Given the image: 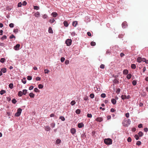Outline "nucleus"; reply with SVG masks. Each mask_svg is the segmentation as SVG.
<instances>
[{
    "label": "nucleus",
    "mask_w": 148,
    "mask_h": 148,
    "mask_svg": "<svg viewBox=\"0 0 148 148\" xmlns=\"http://www.w3.org/2000/svg\"><path fill=\"white\" fill-rule=\"evenodd\" d=\"M104 142L107 145H110L112 143V139L109 138L105 139L104 140Z\"/></svg>",
    "instance_id": "1"
},
{
    "label": "nucleus",
    "mask_w": 148,
    "mask_h": 148,
    "mask_svg": "<svg viewBox=\"0 0 148 148\" xmlns=\"http://www.w3.org/2000/svg\"><path fill=\"white\" fill-rule=\"evenodd\" d=\"M22 111V110L21 108H18L17 110V112L15 114V116H19L21 113Z\"/></svg>",
    "instance_id": "2"
},
{
    "label": "nucleus",
    "mask_w": 148,
    "mask_h": 148,
    "mask_svg": "<svg viewBox=\"0 0 148 148\" xmlns=\"http://www.w3.org/2000/svg\"><path fill=\"white\" fill-rule=\"evenodd\" d=\"M72 41L71 39H67L65 43L67 46H69L71 44Z\"/></svg>",
    "instance_id": "3"
},
{
    "label": "nucleus",
    "mask_w": 148,
    "mask_h": 148,
    "mask_svg": "<svg viewBox=\"0 0 148 148\" xmlns=\"http://www.w3.org/2000/svg\"><path fill=\"white\" fill-rule=\"evenodd\" d=\"M70 132L72 135H73L76 133V130L75 128H72L71 129Z\"/></svg>",
    "instance_id": "4"
},
{
    "label": "nucleus",
    "mask_w": 148,
    "mask_h": 148,
    "mask_svg": "<svg viewBox=\"0 0 148 148\" xmlns=\"http://www.w3.org/2000/svg\"><path fill=\"white\" fill-rule=\"evenodd\" d=\"M20 47V44H17L14 47V49L15 50H18L19 49Z\"/></svg>",
    "instance_id": "5"
},
{
    "label": "nucleus",
    "mask_w": 148,
    "mask_h": 148,
    "mask_svg": "<svg viewBox=\"0 0 148 148\" xmlns=\"http://www.w3.org/2000/svg\"><path fill=\"white\" fill-rule=\"evenodd\" d=\"M122 26L123 28H125L127 26V24L126 21L123 22L122 24Z\"/></svg>",
    "instance_id": "6"
},
{
    "label": "nucleus",
    "mask_w": 148,
    "mask_h": 148,
    "mask_svg": "<svg viewBox=\"0 0 148 148\" xmlns=\"http://www.w3.org/2000/svg\"><path fill=\"white\" fill-rule=\"evenodd\" d=\"M44 128L45 131H50L51 130V128L49 126H46L44 127Z\"/></svg>",
    "instance_id": "7"
},
{
    "label": "nucleus",
    "mask_w": 148,
    "mask_h": 148,
    "mask_svg": "<svg viewBox=\"0 0 148 148\" xmlns=\"http://www.w3.org/2000/svg\"><path fill=\"white\" fill-rule=\"evenodd\" d=\"M103 120V119L101 117H97L95 119V121H97V122H101Z\"/></svg>",
    "instance_id": "8"
},
{
    "label": "nucleus",
    "mask_w": 148,
    "mask_h": 148,
    "mask_svg": "<svg viewBox=\"0 0 148 148\" xmlns=\"http://www.w3.org/2000/svg\"><path fill=\"white\" fill-rule=\"evenodd\" d=\"M124 119L126 123L128 125L130 124L131 121L130 119Z\"/></svg>",
    "instance_id": "9"
},
{
    "label": "nucleus",
    "mask_w": 148,
    "mask_h": 148,
    "mask_svg": "<svg viewBox=\"0 0 148 148\" xmlns=\"http://www.w3.org/2000/svg\"><path fill=\"white\" fill-rule=\"evenodd\" d=\"M84 125L83 123H79L77 125V127L79 128H81L84 127Z\"/></svg>",
    "instance_id": "10"
},
{
    "label": "nucleus",
    "mask_w": 148,
    "mask_h": 148,
    "mask_svg": "<svg viewBox=\"0 0 148 148\" xmlns=\"http://www.w3.org/2000/svg\"><path fill=\"white\" fill-rule=\"evenodd\" d=\"M122 123L123 126L124 127H128V125L126 123L125 121V119L124 120V121L122 122Z\"/></svg>",
    "instance_id": "11"
},
{
    "label": "nucleus",
    "mask_w": 148,
    "mask_h": 148,
    "mask_svg": "<svg viewBox=\"0 0 148 148\" xmlns=\"http://www.w3.org/2000/svg\"><path fill=\"white\" fill-rule=\"evenodd\" d=\"M142 59L143 58L140 57H138L137 59V61L139 63H140L142 61Z\"/></svg>",
    "instance_id": "12"
},
{
    "label": "nucleus",
    "mask_w": 148,
    "mask_h": 148,
    "mask_svg": "<svg viewBox=\"0 0 148 148\" xmlns=\"http://www.w3.org/2000/svg\"><path fill=\"white\" fill-rule=\"evenodd\" d=\"M111 101L112 103L114 105L116 104V100L114 99H112L111 100Z\"/></svg>",
    "instance_id": "13"
},
{
    "label": "nucleus",
    "mask_w": 148,
    "mask_h": 148,
    "mask_svg": "<svg viewBox=\"0 0 148 148\" xmlns=\"http://www.w3.org/2000/svg\"><path fill=\"white\" fill-rule=\"evenodd\" d=\"M51 15L53 17H56L58 15V14L56 12H53L52 13Z\"/></svg>",
    "instance_id": "14"
},
{
    "label": "nucleus",
    "mask_w": 148,
    "mask_h": 148,
    "mask_svg": "<svg viewBox=\"0 0 148 148\" xmlns=\"http://www.w3.org/2000/svg\"><path fill=\"white\" fill-rule=\"evenodd\" d=\"M34 16L36 17L39 16L40 15V14L38 12H37L34 14Z\"/></svg>",
    "instance_id": "15"
},
{
    "label": "nucleus",
    "mask_w": 148,
    "mask_h": 148,
    "mask_svg": "<svg viewBox=\"0 0 148 148\" xmlns=\"http://www.w3.org/2000/svg\"><path fill=\"white\" fill-rule=\"evenodd\" d=\"M128 73V71L127 69H125L123 71V73L124 75H127Z\"/></svg>",
    "instance_id": "16"
},
{
    "label": "nucleus",
    "mask_w": 148,
    "mask_h": 148,
    "mask_svg": "<svg viewBox=\"0 0 148 148\" xmlns=\"http://www.w3.org/2000/svg\"><path fill=\"white\" fill-rule=\"evenodd\" d=\"M61 142V140L59 139H58L56 141V144L58 145Z\"/></svg>",
    "instance_id": "17"
},
{
    "label": "nucleus",
    "mask_w": 148,
    "mask_h": 148,
    "mask_svg": "<svg viewBox=\"0 0 148 148\" xmlns=\"http://www.w3.org/2000/svg\"><path fill=\"white\" fill-rule=\"evenodd\" d=\"M48 32L50 33H53V31L51 27H49V28Z\"/></svg>",
    "instance_id": "18"
},
{
    "label": "nucleus",
    "mask_w": 148,
    "mask_h": 148,
    "mask_svg": "<svg viewBox=\"0 0 148 148\" xmlns=\"http://www.w3.org/2000/svg\"><path fill=\"white\" fill-rule=\"evenodd\" d=\"M138 136L139 137H142L143 135V133L141 131L139 132L138 133Z\"/></svg>",
    "instance_id": "19"
},
{
    "label": "nucleus",
    "mask_w": 148,
    "mask_h": 148,
    "mask_svg": "<svg viewBox=\"0 0 148 148\" xmlns=\"http://www.w3.org/2000/svg\"><path fill=\"white\" fill-rule=\"evenodd\" d=\"M23 95V92L21 91H20L18 92V95L19 97H21V96H22Z\"/></svg>",
    "instance_id": "20"
},
{
    "label": "nucleus",
    "mask_w": 148,
    "mask_h": 148,
    "mask_svg": "<svg viewBox=\"0 0 148 148\" xmlns=\"http://www.w3.org/2000/svg\"><path fill=\"white\" fill-rule=\"evenodd\" d=\"M77 24V21H74L73 22L72 25L74 27H76Z\"/></svg>",
    "instance_id": "21"
},
{
    "label": "nucleus",
    "mask_w": 148,
    "mask_h": 148,
    "mask_svg": "<svg viewBox=\"0 0 148 148\" xmlns=\"http://www.w3.org/2000/svg\"><path fill=\"white\" fill-rule=\"evenodd\" d=\"M29 96L31 98H34L35 96V95L32 93H30L29 94Z\"/></svg>",
    "instance_id": "22"
},
{
    "label": "nucleus",
    "mask_w": 148,
    "mask_h": 148,
    "mask_svg": "<svg viewBox=\"0 0 148 148\" xmlns=\"http://www.w3.org/2000/svg\"><path fill=\"white\" fill-rule=\"evenodd\" d=\"M126 96L125 95H122L121 96V99L123 100H124L125 99H126Z\"/></svg>",
    "instance_id": "23"
},
{
    "label": "nucleus",
    "mask_w": 148,
    "mask_h": 148,
    "mask_svg": "<svg viewBox=\"0 0 148 148\" xmlns=\"http://www.w3.org/2000/svg\"><path fill=\"white\" fill-rule=\"evenodd\" d=\"M64 25L66 27L68 26L69 25L68 23L66 21H64Z\"/></svg>",
    "instance_id": "24"
},
{
    "label": "nucleus",
    "mask_w": 148,
    "mask_h": 148,
    "mask_svg": "<svg viewBox=\"0 0 148 148\" xmlns=\"http://www.w3.org/2000/svg\"><path fill=\"white\" fill-rule=\"evenodd\" d=\"M6 92V91L5 90H2L0 92V94L1 95H3V94L5 93Z\"/></svg>",
    "instance_id": "25"
},
{
    "label": "nucleus",
    "mask_w": 148,
    "mask_h": 148,
    "mask_svg": "<svg viewBox=\"0 0 148 148\" xmlns=\"http://www.w3.org/2000/svg\"><path fill=\"white\" fill-rule=\"evenodd\" d=\"M132 77V75L131 74H128L127 76V78L129 79H130Z\"/></svg>",
    "instance_id": "26"
},
{
    "label": "nucleus",
    "mask_w": 148,
    "mask_h": 148,
    "mask_svg": "<svg viewBox=\"0 0 148 148\" xmlns=\"http://www.w3.org/2000/svg\"><path fill=\"white\" fill-rule=\"evenodd\" d=\"M23 95H25L27 92V90L24 89L23 90Z\"/></svg>",
    "instance_id": "27"
},
{
    "label": "nucleus",
    "mask_w": 148,
    "mask_h": 148,
    "mask_svg": "<svg viewBox=\"0 0 148 148\" xmlns=\"http://www.w3.org/2000/svg\"><path fill=\"white\" fill-rule=\"evenodd\" d=\"M81 112V111L80 109H77L76 111L75 112L77 114H79Z\"/></svg>",
    "instance_id": "28"
},
{
    "label": "nucleus",
    "mask_w": 148,
    "mask_h": 148,
    "mask_svg": "<svg viewBox=\"0 0 148 148\" xmlns=\"http://www.w3.org/2000/svg\"><path fill=\"white\" fill-rule=\"evenodd\" d=\"M21 81L24 84H25L26 83V79L25 77L23 79H22Z\"/></svg>",
    "instance_id": "29"
},
{
    "label": "nucleus",
    "mask_w": 148,
    "mask_h": 148,
    "mask_svg": "<svg viewBox=\"0 0 148 148\" xmlns=\"http://www.w3.org/2000/svg\"><path fill=\"white\" fill-rule=\"evenodd\" d=\"M1 71L3 73H5L6 72V69L5 68L2 69H1Z\"/></svg>",
    "instance_id": "30"
},
{
    "label": "nucleus",
    "mask_w": 148,
    "mask_h": 148,
    "mask_svg": "<svg viewBox=\"0 0 148 148\" xmlns=\"http://www.w3.org/2000/svg\"><path fill=\"white\" fill-rule=\"evenodd\" d=\"M131 67L132 69H135L136 68V66L134 64H132L131 65Z\"/></svg>",
    "instance_id": "31"
},
{
    "label": "nucleus",
    "mask_w": 148,
    "mask_h": 148,
    "mask_svg": "<svg viewBox=\"0 0 148 148\" xmlns=\"http://www.w3.org/2000/svg\"><path fill=\"white\" fill-rule=\"evenodd\" d=\"M34 9L36 10H38L40 9L39 7L37 6H34Z\"/></svg>",
    "instance_id": "32"
},
{
    "label": "nucleus",
    "mask_w": 148,
    "mask_h": 148,
    "mask_svg": "<svg viewBox=\"0 0 148 148\" xmlns=\"http://www.w3.org/2000/svg\"><path fill=\"white\" fill-rule=\"evenodd\" d=\"M76 103V102L74 100H73L71 102V104L72 106H73L75 105Z\"/></svg>",
    "instance_id": "33"
},
{
    "label": "nucleus",
    "mask_w": 148,
    "mask_h": 148,
    "mask_svg": "<svg viewBox=\"0 0 148 148\" xmlns=\"http://www.w3.org/2000/svg\"><path fill=\"white\" fill-rule=\"evenodd\" d=\"M13 84L12 83H10L9 85V87L10 89H12L13 88Z\"/></svg>",
    "instance_id": "34"
},
{
    "label": "nucleus",
    "mask_w": 148,
    "mask_h": 148,
    "mask_svg": "<svg viewBox=\"0 0 148 148\" xmlns=\"http://www.w3.org/2000/svg\"><path fill=\"white\" fill-rule=\"evenodd\" d=\"M5 58H2L1 59L0 61L2 63H3L5 62Z\"/></svg>",
    "instance_id": "35"
},
{
    "label": "nucleus",
    "mask_w": 148,
    "mask_h": 148,
    "mask_svg": "<svg viewBox=\"0 0 148 148\" xmlns=\"http://www.w3.org/2000/svg\"><path fill=\"white\" fill-rule=\"evenodd\" d=\"M141 95L143 97H145L147 95L146 93L145 92H143L141 94Z\"/></svg>",
    "instance_id": "36"
},
{
    "label": "nucleus",
    "mask_w": 148,
    "mask_h": 148,
    "mask_svg": "<svg viewBox=\"0 0 148 148\" xmlns=\"http://www.w3.org/2000/svg\"><path fill=\"white\" fill-rule=\"evenodd\" d=\"M55 21V20L54 18L49 20V22L51 23H53Z\"/></svg>",
    "instance_id": "37"
},
{
    "label": "nucleus",
    "mask_w": 148,
    "mask_h": 148,
    "mask_svg": "<svg viewBox=\"0 0 148 148\" xmlns=\"http://www.w3.org/2000/svg\"><path fill=\"white\" fill-rule=\"evenodd\" d=\"M134 138H135L136 140H138L139 139V137L138 135L137 134H135L134 136Z\"/></svg>",
    "instance_id": "38"
},
{
    "label": "nucleus",
    "mask_w": 148,
    "mask_h": 148,
    "mask_svg": "<svg viewBox=\"0 0 148 148\" xmlns=\"http://www.w3.org/2000/svg\"><path fill=\"white\" fill-rule=\"evenodd\" d=\"M34 91L35 92H40V90H39L37 88H34Z\"/></svg>",
    "instance_id": "39"
},
{
    "label": "nucleus",
    "mask_w": 148,
    "mask_h": 148,
    "mask_svg": "<svg viewBox=\"0 0 148 148\" xmlns=\"http://www.w3.org/2000/svg\"><path fill=\"white\" fill-rule=\"evenodd\" d=\"M12 102L13 103L15 104L16 103L17 101L15 99H13L12 100Z\"/></svg>",
    "instance_id": "40"
},
{
    "label": "nucleus",
    "mask_w": 148,
    "mask_h": 148,
    "mask_svg": "<svg viewBox=\"0 0 148 148\" xmlns=\"http://www.w3.org/2000/svg\"><path fill=\"white\" fill-rule=\"evenodd\" d=\"M50 125L52 128H54L55 126V123H51L50 124Z\"/></svg>",
    "instance_id": "41"
},
{
    "label": "nucleus",
    "mask_w": 148,
    "mask_h": 148,
    "mask_svg": "<svg viewBox=\"0 0 148 148\" xmlns=\"http://www.w3.org/2000/svg\"><path fill=\"white\" fill-rule=\"evenodd\" d=\"M60 119H61L62 121H64L65 120L64 117L63 116H60L59 118Z\"/></svg>",
    "instance_id": "42"
},
{
    "label": "nucleus",
    "mask_w": 148,
    "mask_h": 148,
    "mask_svg": "<svg viewBox=\"0 0 148 148\" xmlns=\"http://www.w3.org/2000/svg\"><path fill=\"white\" fill-rule=\"evenodd\" d=\"M6 38H7L6 36L5 35H4L1 38V39L2 40H3L4 39H6Z\"/></svg>",
    "instance_id": "43"
},
{
    "label": "nucleus",
    "mask_w": 148,
    "mask_h": 148,
    "mask_svg": "<svg viewBox=\"0 0 148 148\" xmlns=\"http://www.w3.org/2000/svg\"><path fill=\"white\" fill-rule=\"evenodd\" d=\"M43 86L42 84H40L38 85V87L39 89H42L43 88Z\"/></svg>",
    "instance_id": "44"
},
{
    "label": "nucleus",
    "mask_w": 148,
    "mask_h": 148,
    "mask_svg": "<svg viewBox=\"0 0 148 148\" xmlns=\"http://www.w3.org/2000/svg\"><path fill=\"white\" fill-rule=\"evenodd\" d=\"M90 97L91 99H93L94 98V95L93 93H91L90 95Z\"/></svg>",
    "instance_id": "45"
},
{
    "label": "nucleus",
    "mask_w": 148,
    "mask_h": 148,
    "mask_svg": "<svg viewBox=\"0 0 148 148\" xmlns=\"http://www.w3.org/2000/svg\"><path fill=\"white\" fill-rule=\"evenodd\" d=\"M90 45L92 46H94L96 45V43L95 42L92 41L90 43Z\"/></svg>",
    "instance_id": "46"
},
{
    "label": "nucleus",
    "mask_w": 148,
    "mask_h": 148,
    "mask_svg": "<svg viewBox=\"0 0 148 148\" xmlns=\"http://www.w3.org/2000/svg\"><path fill=\"white\" fill-rule=\"evenodd\" d=\"M132 84L133 85L135 86L137 82L136 80H133L132 82Z\"/></svg>",
    "instance_id": "47"
},
{
    "label": "nucleus",
    "mask_w": 148,
    "mask_h": 148,
    "mask_svg": "<svg viewBox=\"0 0 148 148\" xmlns=\"http://www.w3.org/2000/svg\"><path fill=\"white\" fill-rule=\"evenodd\" d=\"M141 144V142L139 141H138L136 143V145L138 146L140 145Z\"/></svg>",
    "instance_id": "48"
},
{
    "label": "nucleus",
    "mask_w": 148,
    "mask_h": 148,
    "mask_svg": "<svg viewBox=\"0 0 148 148\" xmlns=\"http://www.w3.org/2000/svg\"><path fill=\"white\" fill-rule=\"evenodd\" d=\"M9 26L11 28H13L14 27V24L13 23H11L9 24Z\"/></svg>",
    "instance_id": "49"
},
{
    "label": "nucleus",
    "mask_w": 148,
    "mask_h": 148,
    "mask_svg": "<svg viewBox=\"0 0 148 148\" xmlns=\"http://www.w3.org/2000/svg\"><path fill=\"white\" fill-rule=\"evenodd\" d=\"M27 77V79L29 80H30L32 79V77L30 76H28Z\"/></svg>",
    "instance_id": "50"
},
{
    "label": "nucleus",
    "mask_w": 148,
    "mask_h": 148,
    "mask_svg": "<svg viewBox=\"0 0 148 148\" xmlns=\"http://www.w3.org/2000/svg\"><path fill=\"white\" fill-rule=\"evenodd\" d=\"M101 97L104 98L106 97V95L105 93H102L101 94Z\"/></svg>",
    "instance_id": "51"
},
{
    "label": "nucleus",
    "mask_w": 148,
    "mask_h": 148,
    "mask_svg": "<svg viewBox=\"0 0 148 148\" xmlns=\"http://www.w3.org/2000/svg\"><path fill=\"white\" fill-rule=\"evenodd\" d=\"M100 67L102 69H103L105 68V65L103 64H101L100 65Z\"/></svg>",
    "instance_id": "52"
},
{
    "label": "nucleus",
    "mask_w": 148,
    "mask_h": 148,
    "mask_svg": "<svg viewBox=\"0 0 148 148\" xmlns=\"http://www.w3.org/2000/svg\"><path fill=\"white\" fill-rule=\"evenodd\" d=\"M127 141L128 142H130L132 141V139L130 137H129L127 139Z\"/></svg>",
    "instance_id": "53"
},
{
    "label": "nucleus",
    "mask_w": 148,
    "mask_h": 148,
    "mask_svg": "<svg viewBox=\"0 0 148 148\" xmlns=\"http://www.w3.org/2000/svg\"><path fill=\"white\" fill-rule=\"evenodd\" d=\"M47 17V15L46 14H44L42 16L43 18L44 19L46 18Z\"/></svg>",
    "instance_id": "54"
},
{
    "label": "nucleus",
    "mask_w": 148,
    "mask_h": 148,
    "mask_svg": "<svg viewBox=\"0 0 148 148\" xmlns=\"http://www.w3.org/2000/svg\"><path fill=\"white\" fill-rule=\"evenodd\" d=\"M9 38L10 39H12L13 38H15V37L14 35H13V34H12L10 36Z\"/></svg>",
    "instance_id": "55"
},
{
    "label": "nucleus",
    "mask_w": 148,
    "mask_h": 148,
    "mask_svg": "<svg viewBox=\"0 0 148 148\" xmlns=\"http://www.w3.org/2000/svg\"><path fill=\"white\" fill-rule=\"evenodd\" d=\"M36 81H40L41 79V78L39 77H36Z\"/></svg>",
    "instance_id": "56"
},
{
    "label": "nucleus",
    "mask_w": 148,
    "mask_h": 148,
    "mask_svg": "<svg viewBox=\"0 0 148 148\" xmlns=\"http://www.w3.org/2000/svg\"><path fill=\"white\" fill-rule=\"evenodd\" d=\"M71 35L72 36H74L75 35V33L74 32H72L71 33Z\"/></svg>",
    "instance_id": "57"
},
{
    "label": "nucleus",
    "mask_w": 148,
    "mask_h": 148,
    "mask_svg": "<svg viewBox=\"0 0 148 148\" xmlns=\"http://www.w3.org/2000/svg\"><path fill=\"white\" fill-rule=\"evenodd\" d=\"M87 117L88 118H91L92 117V115L91 114H88L87 115Z\"/></svg>",
    "instance_id": "58"
},
{
    "label": "nucleus",
    "mask_w": 148,
    "mask_h": 148,
    "mask_svg": "<svg viewBox=\"0 0 148 148\" xmlns=\"http://www.w3.org/2000/svg\"><path fill=\"white\" fill-rule=\"evenodd\" d=\"M45 73H48L49 71L48 69H45L44 70Z\"/></svg>",
    "instance_id": "59"
},
{
    "label": "nucleus",
    "mask_w": 148,
    "mask_h": 148,
    "mask_svg": "<svg viewBox=\"0 0 148 148\" xmlns=\"http://www.w3.org/2000/svg\"><path fill=\"white\" fill-rule=\"evenodd\" d=\"M116 110L113 108H111L110 109V112H114Z\"/></svg>",
    "instance_id": "60"
},
{
    "label": "nucleus",
    "mask_w": 148,
    "mask_h": 148,
    "mask_svg": "<svg viewBox=\"0 0 148 148\" xmlns=\"http://www.w3.org/2000/svg\"><path fill=\"white\" fill-rule=\"evenodd\" d=\"M125 116L127 118H129L130 116V114L128 112L127 113L125 114Z\"/></svg>",
    "instance_id": "61"
},
{
    "label": "nucleus",
    "mask_w": 148,
    "mask_h": 148,
    "mask_svg": "<svg viewBox=\"0 0 148 148\" xmlns=\"http://www.w3.org/2000/svg\"><path fill=\"white\" fill-rule=\"evenodd\" d=\"M69 63V61L68 60H66L65 62V64H68Z\"/></svg>",
    "instance_id": "62"
},
{
    "label": "nucleus",
    "mask_w": 148,
    "mask_h": 148,
    "mask_svg": "<svg viewBox=\"0 0 148 148\" xmlns=\"http://www.w3.org/2000/svg\"><path fill=\"white\" fill-rule=\"evenodd\" d=\"M120 91V89L119 88H118L116 91V93L117 94H119Z\"/></svg>",
    "instance_id": "63"
},
{
    "label": "nucleus",
    "mask_w": 148,
    "mask_h": 148,
    "mask_svg": "<svg viewBox=\"0 0 148 148\" xmlns=\"http://www.w3.org/2000/svg\"><path fill=\"white\" fill-rule=\"evenodd\" d=\"M144 131L145 132H147L148 131V128L147 127H145L144 129Z\"/></svg>",
    "instance_id": "64"
}]
</instances>
